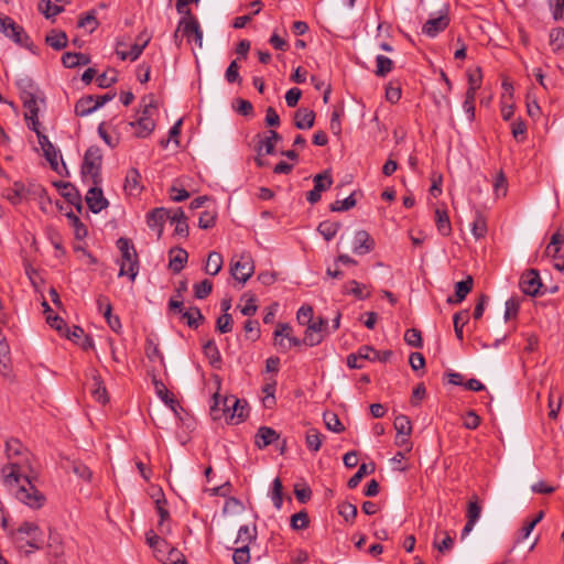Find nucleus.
Returning <instances> with one entry per match:
<instances>
[{"label": "nucleus", "instance_id": "11", "mask_svg": "<svg viewBox=\"0 0 564 564\" xmlns=\"http://www.w3.org/2000/svg\"><path fill=\"white\" fill-rule=\"evenodd\" d=\"M17 536L31 538L33 550H40L44 544L43 534L40 528L33 522H23L17 530Z\"/></svg>", "mask_w": 564, "mask_h": 564}, {"label": "nucleus", "instance_id": "2", "mask_svg": "<svg viewBox=\"0 0 564 564\" xmlns=\"http://www.w3.org/2000/svg\"><path fill=\"white\" fill-rule=\"evenodd\" d=\"M117 247L121 252L119 276L128 275L133 282L139 272V259L134 246L128 238H119Z\"/></svg>", "mask_w": 564, "mask_h": 564}, {"label": "nucleus", "instance_id": "60", "mask_svg": "<svg viewBox=\"0 0 564 564\" xmlns=\"http://www.w3.org/2000/svg\"><path fill=\"white\" fill-rule=\"evenodd\" d=\"M69 468L73 470L75 475H77L79 478L89 481L91 479L93 473L91 470L82 462L73 460L70 463Z\"/></svg>", "mask_w": 564, "mask_h": 564}, {"label": "nucleus", "instance_id": "1", "mask_svg": "<svg viewBox=\"0 0 564 564\" xmlns=\"http://www.w3.org/2000/svg\"><path fill=\"white\" fill-rule=\"evenodd\" d=\"M8 463L1 468V478L8 489L22 503L32 509L44 506L46 498L33 484L31 453L17 438L6 442Z\"/></svg>", "mask_w": 564, "mask_h": 564}, {"label": "nucleus", "instance_id": "55", "mask_svg": "<svg viewBox=\"0 0 564 564\" xmlns=\"http://www.w3.org/2000/svg\"><path fill=\"white\" fill-rule=\"evenodd\" d=\"M324 422L326 427L335 433H340L345 430L338 416L333 412L324 413Z\"/></svg>", "mask_w": 564, "mask_h": 564}, {"label": "nucleus", "instance_id": "52", "mask_svg": "<svg viewBox=\"0 0 564 564\" xmlns=\"http://www.w3.org/2000/svg\"><path fill=\"white\" fill-rule=\"evenodd\" d=\"M98 20L94 10L86 12L78 20V28H89L90 32H94L98 28Z\"/></svg>", "mask_w": 564, "mask_h": 564}, {"label": "nucleus", "instance_id": "24", "mask_svg": "<svg viewBox=\"0 0 564 564\" xmlns=\"http://www.w3.org/2000/svg\"><path fill=\"white\" fill-rule=\"evenodd\" d=\"M141 175L137 169H130L126 176L124 191L130 195L139 194L142 189L140 185Z\"/></svg>", "mask_w": 564, "mask_h": 564}, {"label": "nucleus", "instance_id": "20", "mask_svg": "<svg viewBox=\"0 0 564 564\" xmlns=\"http://www.w3.org/2000/svg\"><path fill=\"white\" fill-rule=\"evenodd\" d=\"M315 112L307 108H299L294 113V126L297 129H311L314 126Z\"/></svg>", "mask_w": 564, "mask_h": 564}, {"label": "nucleus", "instance_id": "3", "mask_svg": "<svg viewBox=\"0 0 564 564\" xmlns=\"http://www.w3.org/2000/svg\"><path fill=\"white\" fill-rule=\"evenodd\" d=\"M102 152L98 145H90L84 155L80 172L83 176H90L94 185L101 183Z\"/></svg>", "mask_w": 564, "mask_h": 564}, {"label": "nucleus", "instance_id": "18", "mask_svg": "<svg viewBox=\"0 0 564 564\" xmlns=\"http://www.w3.org/2000/svg\"><path fill=\"white\" fill-rule=\"evenodd\" d=\"M279 437V433L272 427L261 426L254 436V444L258 448H264L278 441Z\"/></svg>", "mask_w": 564, "mask_h": 564}, {"label": "nucleus", "instance_id": "42", "mask_svg": "<svg viewBox=\"0 0 564 564\" xmlns=\"http://www.w3.org/2000/svg\"><path fill=\"white\" fill-rule=\"evenodd\" d=\"M377 69L375 74L378 77H386L393 69V61L384 55L376 57Z\"/></svg>", "mask_w": 564, "mask_h": 564}, {"label": "nucleus", "instance_id": "15", "mask_svg": "<svg viewBox=\"0 0 564 564\" xmlns=\"http://www.w3.org/2000/svg\"><path fill=\"white\" fill-rule=\"evenodd\" d=\"M139 41H142L141 43H134L130 51H121L119 50V46L121 43L117 44L116 54L120 57L121 61L130 59L135 61L143 52L145 46L149 44L151 37L147 34L142 33L138 37Z\"/></svg>", "mask_w": 564, "mask_h": 564}, {"label": "nucleus", "instance_id": "36", "mask_svg": "<svg viewBox=\"0 0 564 564\" xmlns=\"http://www.w3.org/2000/svg\"><path fill=\"white\" fill-rule=\"evenodd\" d=\"M23 107L26 109L25 118H34L39 116V107H37V94L32 95L26 93L25 96L21 97Z\"/></svg>", "mask_w": 564, "mask_h": 564}, {"label": "nucleus", "instance_id": "54", "mask_svg": "<svg viewBox=\"0 0 564 564\" xmlns=\"http://www.w3.org/2000/svg\"><path fill=\"white\" fill-rule=\"evenodd\" d=\"M308 514L305 510L294 513L291 517V528L293 530H304L308 527Z\"/></svg>", "mask_w": 564, "mask_h": 564}, {"label": "nucleus", "instance_id": "4", "mask_svg": "<svg viewBox=\"0 0 564 564\" xmlns=\"http://www.w3.org/2000/svg\"><path fill=\"white\" fill-rule=\"evenodd\" d=\"M226 410V420L230 424H238L242 422L249 413L248 403L236 398H226L224 400Z\"/></svg>", "mask_w": 564, "mask_h": 564}, {"label": "nucleus", "instance_id": "9", "mask_svg": "<svg viewBox=\"0 0 564 564\" xmlns=\"http://www.w3.org/2000/svg\"><path fill=\"white\" fill-rule=\"evenodd\" d=\"M170 218V209L156 207L147 214V225L149 228L156 230L158 239L163 235L165 221Z\"/></svg>", "mask_w": 564, "mask_h": 564}, {"label": "nucleus", "instance_id": "19", "mask_svg": "<svg viewBox=\"0 0 564 564\" xmlns=\"http://www.w3.org/2000/svg\"><path fill=\"white\" fill-rule=\"evenodd\" d=\"M474 280L471 275H467V278L463 281H459L455 284V299L449 296L447 299V303L449 304H458L463 302L467 294L473 290Z\"/></svg>", "mask_w": 564, "mask_h": 564}, {"label": "nucleus", "instance_id": "8", "mask_svg": "<svg viewBox=\"0 0 564 564\" xmlns=\"http://www.w3.org/2000/svg\"><path fill=\"white\" fill-rule=\"evenodd\" d=\"M0 30L6 34V36L12 39L20 45H23L29 40L24 29L17 24L10 17L0 15Z\"/></svg>", "mask_w": 564, "mask_h": 564}, {"label": "nucleus", "instance_id": "28", "mask_svg": "<svg viewBox=\"0 0 564 564\" xmlns=\"http://www.w3.org/2000/svg\"><path fill=\"white\" fill-rule=\"evenodd\" d=\"M203 351L206 358L209 360V364L215 368H219L221 356L214 339L206 341V344L203 346Z\"/></svg>", "mask_w": 564, "mask_h": 564}, {"label": "nucleus", "instance_id": "53", "mask_svg": "<svg viewBox=\"0 0 564 564\" xmlns=\"http://www.w3.org/2000/svg\"><path fill=\"white\" fill-rule=\"evenodd\" d=\"M283 485L279 477H276L272 482V490H271V499L276 509H281L282 502H283Z\"/></svg>", "mask_w": 564, "mask_h": 564}, {"label": "nucleus", "instance_id": "13", "mask_svg": "<svg viewBox=\"0 0 564 564\" xmlns=\"http://www.w3.org/2000/svg\"><path fill=\"white\" fill-rule=\"evenodd\" d=\"M39 144L41 145V149L43 150L44 156L48 161L51 169L58 174H62L58 164V158H61L59 150L53 145L47 135H40Z\"/></svg>", "mask_w": 564, "mask_h": 564}, {"label": "nucleus", "instance_id": "58", "mask_svg": "<svg viewBox=\"0 0 564 564\" xmlns=\"http://www.w3.org/2000/svg\"><path fill=\"white\" fill-rule=\"evenodd\" d=\"M140 106L142 107L140 117H150L152 118L153 112L156 109V101L153 95L144 96L141 99Z\"/></svg>", "mask_w": 564, "mask_h": 564}, {"label": "nucleus", "instance_id": "29", "mask_svg": "<svg viewBox=\"0 0 564 564\" xmlns=\"http://www.w3.org/2000/svg\"><path fill=\"white\" fill-rule=\"evenodd\" d=\"M42 306L44 307V313L46 314L47 324L52 328L56 329L61 335H63L67 328L65 321L57 315H52L53 311L45 301L42 303Z\"/></svg>", "mask_w": 564, "mask_h": 564}, {"label": "nucleus", "instance_id": "6", "mask_svg": "<svg viewBox=\"0 0 564 564\" xmlns=\"http://www.w3.org/2000/svg\"><path fill=\"white\" fill-rule=\"evenodd\" d=\"M177 32L186 36L188 41L193 37L198 47L203 46V31L196 17L182 18L177 24Z\"/></svg>", "mask_w": 564, "mask_h": 564}, {"label": "nucleus", "instance_id": "22", "mask_svg": "<svg viewBox=\"0 0 564 564\" xmlns=\"http://www.w3.org/2000/svg\"><path fill=\"white\" fill-rule=\"evenodd\" d=\"M187 259L188 253L183 248L172 249L170 251L169 268L173 273H180L184 269Z\"/></svg>", "mask_w": 564, "mask_h": 564}, {"label": "nucleus", "instance_id": "25", "mask_svg": "<svg viewBox=\"0 0 564 564\" xmlns=\"http://www.w3.org/2000/svg\"><path fill=\"white\" fill-rule=\"evenodd\" d=\"M91 394L96 401L106 404L109 401L108 393L101 377L98 373L93 375Z\"/></svg>", "mask_w": 564, "mask_h": 564}, {"label": "nucleus", "instance_id": "41", "mask_svg": "<svg viewBox=\"0 0 564 564\" xmlns=\"http://www.w3.org/2000/svg\"><path fill=\"white\" fill-rule=\"evenodd\" d=\"M2 196L12 205H18L24 197V186L20 183H14L12 188H7L3 191Z\"/></svg>", "mask_w": 564, "mask_h": 564}, {"label": "nucleus", "instance_id": "12", "mask_svg": "<svg viewBox=\"0 0 564 564\" xmlns=\"http://www.w3.org/2000/svg\"><path fill=\"white\" fill-rule=\"evenodd\" d=\"M86 203L94 214L100 213L108 206V200L105 198L99 185H94L88 189L86 194Z\"/></svg>", "mask_w": 564, "mask_h": 564}, {"label": "nucleus", "instance_id": "38", "mask_svg": "<svg viewBox=\"0 0 564 564\" xmlns=\"http://www.w3.org/2000/svg\"><path fill=\"white\" fill-rule=\"evenodd\" d=\"M365 288H366L365 285H361L356 280H350L344 284L343 293L344 294H352L355 297H357L359 300H365L370 296V293H364Z\"/></svg>", "mask_w": 564, "mask_h": 564}, {"label": "nucleus", "instance_id": "48", "mask_svg": "<svg viewBox=\"0 0 564 564\" xmlns=\"http://www.w3.org/2000/svg\"><path fill=\"white\" fill-rule=\"evenodd\" d=\"M66 217L68 218L70 225L74 228L75 237L77 239L85 238L88 234V230L87 227L82 223V220L73 212L67 213Z\"/></svg>", "mask_w": 564, "mask_h": 564}, {"label": "nucleus", "instance_id": "39", "mask_svg": "<svg viewBox=\"0 0 564 564\" xmlns=\"http://www.w3.org/2000/svg\"><path fill=\"white\" fill-rule=\"evenodd\" d=\"M339 228V223L325 220L318 225L317 231L324 237L326 241H329L337 235Z\"/></svg>", "mask_w": 564, "mask_h": 564}, {"label": "nucleus", "instance_id": "26", "mask_svg": "<svg viewBox=\"0 0 564 564\" xmlns=\"http://www.w3.org/2000/svg\"><path fill=\"white\" fill-rule=\"evenodd\" d=\"M95 96L88 95L77 100L75 105V115L78 117H85L96 111Z\"/></svg>", "mask_w": 564, "mask_h": 564}, {"label": "nucleus", "instance_id": "10", "mask_svg": "<svg viewBox=\"0 0 564 564\" xmlns=\"http://www.w3.org/2000/svg\"><path fill=\"white\" fill-rule=\"evenodd\" d=\"M448 24H449V18H448L447 9L445 8L444 11H441L440 17L429 19L424 23V25L422 28V32L430 37H435L437 34L443 32L448 26Z\"/></svg>", "mask_w": 564, "mask_h": 564}, {"label": "nucleus", "instance_id": "44", "mask_svg": "<svg viewBox=\"0 0 564 564\" xmlns=\"http://www.w3.org/2000/svg\"><path fill=\"white\" fill-rule=\"evenodd\" d=\"M468 318H469V314H468L467 310L460 311V312L454 314V317H453L454 330H455V335H456L457 339H459L460 341L464 338L463 337V328H464V325L468 322Z\"/></svg>", "mask_w": 564, "mask_h": 564}, {"label": "nucleus", "instance_id": "51", "mask_svg": "<svg viewBox=\"0 0 564 564\" xmlns=\"http://www.w3.org/2000/svg\"><path fill=\"white\" fill-rule=\"evenodd\" d=\"M550 44L554 52L564 50V29L555 28L550 33Z\"/></svg>", "mask_w": 564, "mask_h": 564}, {"label": "nucleus", "instance_id": "40", "mask_svg": "<svg viewBox=\"0 0 564 564\" xmlns=\"http://www.w3.org/2000/svg\"><path fill=\"white\" fill-rule=\"evenodd\" d=\"M436 227L441 235L448 236L452 231L449 217L446 210H435Z\"/></svg>", "mask_w": 564, "mask_h": 564}, {"label": "nucleus", "instance_id": "7", "mask_svg": "<svg viewBox=\"0 0 564 564\" xmlns=\"http://www.w3.org/2000/svg\"><path fill=\"white\" fill-rule=\"evenodd\" d=\"M542 285L539 271L535 269H530L523 272L519 282L521 291L530 296L539 295Z\"/></svg>", "mask_w": 564, "mask_h": 564}, {"label": "nucleus", "instance_id": "61", "mask_svg": "<svg viewBox=\"0 0 564 564\" xmlns=\"http://www.w3.org/2000/svg\"><path fill=\"white\" fill-rule=\"evenodd\" d=\"M404 341L412 347L421 348L423 345L421 332L416 328H410L404 333Z\"/></svg>", "mask_w": 564, "mask_h": 564}, {"label": "nucleus", "instance_id": "14", "mask_svg": "<svg viewBox=\"0 0 564 564\" xmlns=\"http://www.w3.org/2000/svg\"><path fill=\"white\" fill-rule=\"evenodd\" d=\"M481 513V507L478 502L477 496H474L473 499L468 502L467 511H466V524L462 531V539L468 535L474 529L476 522L479 520Z\"/></svg>", "mask_w": 564, "mask_h": 564}, {"label": "nucleus", "instance_id": "35", "mask_svg": "<svg viewBox=\"0 0 564 564\" xmlns=\"http://www.w3.org/2000/svg\"><path fill=\"white\" fill-rule=\"evenodd\" d=\"M323 434H321L316 429H308L305 435V443L310 451L318 452L322 443H323Z\"/></svg>", "mask_w": 564, "mask_h": 564}, {"label": "nucleus", "instance_id": "49", "mask_svg": "<svg viewBox=\"0 0 564 564\" xmlns=\"http://www.w3.org/2000/svg\"><path fill=\"white\" fill-rule=\"evenodd\" d=\"M393 426L397 431V434H402L403 436H410L412 433V424L408 416L399 415L394 419Z\"/></svg>", "mask_w": 564, "mask_h": 564}, {"label": "nucleus", "instance_id": "43", "mask_svg": "<svg viewBox=\"0 0 564 564\" xmlns=\"http://www.w3.org/2000/svg\"><path fill=\"white\" fill-rule=\"evenodd\" d=\"M314 187L321 193L330 188L333 184V177L329 170L324 171L323 173L316 174L313 178Z\"/></svg>", "mask_w": 564, "mask_h": 564}, {"label": "nucleus", "instance_id": "5", "mask_svg": "<svg viewBox=\"0 0 564 564\" xmlns=\"http://www.w3.org/2000/svg\"><path fill=\"white\" fill-rule=\"evenodd\" d=\"M230 272L235 280L241 283H246L254 272V265L251 256L248 253H242L237 261L232 259Z\"/></svg>", "mask_w": 564, "mask_h": 564}, {"label": "nucleus", "instance_id": "34", "mask_svg": "<svg viewBox=\"0 0 564 564\" xmlns=\"http://www.w3.org/2000/svg\"><path fill=\"white\" fill-rule=\"evenodd\" d=\"M46 43L56 51H61L67 45V35L63 31H52L45 39Z\"/></svg>", "mask_w": 564, "mask_h": 564}, {"label": "nucleus", "instance_id": "63", "mask_svg": "<svg viewBox=\"0 0 564 564\" xmlns=\"http://www.w3.org/2000/svg\"><path fill=\"white\" fill-rule=\"evenodd\" d=\"M216 329L221 334H227L232 329V316L229 313H224L216 321Z\"/></svg>", "mask_w": 564, "mask_h": 564}, {"label": "nucleus", "instance_id": "50", "mask_svg": "<svg viewBox=\"0 0 564 564\" xmlns=\"http://www.w3.org/2000/svg\"><path fill=\"white\" fill-rule=\"evenodd\" d=\"M117 72L112 68L107 69L106 72L96 77L97 85L100 88H108L115 83H117Z\"/></svg>", "mask_w": 564, "mask_h": 564}, {"label": "nucleus", "instance_id": "46", "mask_svg": "<svg viewBox=\"0 0 564 564\" xmlns=\"http://www.w3.org/2000/svg\"><path fill=\"white\" fill-rule=\"evenodd\" d=\"M165 505H166V499L164 497H162L161 499H158L155 501V506H156V511L160 516V521H159V524H158V528H159V531L161 533H164L165 532V521L170 519V512L167 511V509L165 508ZM166 531H169V528H166Z\"/></svg>", "mask_w": 564, "mask_h": 564}, {"label": "nucleus", "instance_id": "56", "mask_svg": "<svg viewBox=\"0 0 564 564\" xmlns=\"http://www.w3.org/2000/svg\"><path fill=\"white\" fill-rule=\"evenodd\" d=\"M357 204L355 199V194H350L347 198L343 200H335L330 204L329 208L332 212H346L352 207H355Z\"/></svg>", "mask_w": 564, "mask_h": 564}, {"label": "nucleus", "instance_id": "17", "mask_svg": "<svg viewBox=\"0 0 564 564\" xmlns=\"http://www.w3.org/2000/svg\"><path fill=\"white\" fill-rule=\"evenodd\" d=\"M55 185L62 189V196L80 213L83 209L82 196L70 183L58 182Z\"/></svg>", "mask_w": 564, "mask_h": 564}, {"label": "nucleus", "instance_id": "23", "mask_svg": "<svg viewBox=\"0 0 564 564\" xmlns=\"http://www.w3.org/2000/svg\"><path fill=\"white\" fill-rule=\"evenodd\" d=\"M433 546L442 554L451 551L454 546V540L448 531L437 530L434 534Z\"/></svg>", "mask_w": 564, "mask_h": 564}, {"label": "nucleus", "instance_id": "59", "mask_svg": "<svg viewBox=\"0 0 564 564\" xmlns=\"http://www.w3.org/2000/svg\"><path fill=\"white\" fill-rule=\"evenodd\" d=\"M213 291V283L205 279L194 285V295L198 300L206 299Z\"/></svg>", "mask_w": 564, "mask_h": 564}, {"label": "nucleus", "instance_id": "30", "mask_svg": "<svg viewBox=\"0 0 564 564\" xmlns=\"http://www.w3.org/2000/svg\"><path fill=\"white\" fill-rule=\"evenodd\" d=\"M182 318L186 321L188 327L194 329H196L205 321L204 315L197 306L189 307L188 311H185Z\"/></svg>", "mask_w": 564, "mask_h": 564}, {"label": "nucleus", "instance_id": "57", "mask_svg": "<svg viewBox=\"0 0 564 564\" xmlns=\"http://www.w3.org/2000/svg\"><path fill=\"white\" fill-rule=\"evenodd\" d=\"M338 513L347 522H352L357 517V507L350 502L344 501L338 506Z\"/></svg>", "mask_w": 564, "mask_h": 564}, {"label": "nucleus", "instance_id": "37", "mask_svg": "<svg viewBox=\"0 0 564 564\" xmlns=\"http://www.w3.org/2000/svg\"><path fill=\"white\" fill-rule=\"evenodd\" d=\"M376 467H375V464L373 463H370V464H361L357 470V473L348 480L347 482V486L350 488V489H354L356 488L359 482L361 481V479L367 475V474H372L375 471Z\"/></svg>", "mask_w": 564, "mask_h": 564}, {"label": "nucleus", "instance_id": "27", "mask_svg": "<svg viewBox=\"0 0 564 564\" xmlns=\"http://www.w3.org/2000/svg\"><path fill=\"white\" fill-rule=\"evenodd\" d=\"M132 127H137V137L147 138L155 128V122L150 117H139L135 122L130 123Z\"/></svg>", "mask_w": 564, "mask_h": 564}, {"label": "nucleus", "instance_id": "21", "mask_svg": "<svg viewBox=\"0 0 564 564\" xmlns=\"http://www.w3.org/2000/svg\"><path fill=\"white\" fill-rule=\"evenodd\" d=\"M391 355H392L391 350L378 351L371 346H361L358 349V356L362 360H369V361L379 360L381 362H386L391 357Z\"/></svg>", "mask_w": 564, "mask_h": 564}, {"label": "nucleus", "instance_id": "16", "mask_svg": "<svg viewBox=\"0 0 564 564\" xmlns=\"http://www.w3.org/2000/svg\"><path fill=\"white\" fill-rule=\"evenodd\" d=\"M375 241L366 230H358L354 239V252L366 254L373 250Z\"/></svg>", "mask_w": 564, "mask_h": 564}, {"label": "nucleus", "instance_id": "33", "mask_svg": "<svg viewBox=\"0 0 564 564\" xmlns=\"http://www.w3.org/2000/svg\"><path fill=\"white\" fill-rule=\"evenodd\" d=\"M153 384H154V388H155V391H156V394L159 395V398L167 405L171 406V409L175 410L174 409V405L177 403L176 400L174 399L173 394L167 390V388L165 387V384L161 381V380H158V379H153Z\"/></svg>", "mask_w": 564, "mask_h": 564}, {"label": "nucleus", "instance_id": "47", "mask_svg": "<svg viewBox=\"0 0 564 564\" xmlns=\"http://www.w3.org/2000/svg\"><path fill=\"white\" fill-rule=\"evenodd\" d=\"M471 232L477 238H484L487 234V221L486 218L477 213L471 224Z\"/></svg>", "mask_w": 564, "mask_h": 564}, {"label": "nucleus", "instance_id": "32", "mask_svg": "<svg viewBox=\"0 0 564 564\" xmlns=\"http://www.w3.org/2000/svg\"><path fill=\"white\" fill-rule=\"evenodd\" d=\"M223 268V257L219 252H209L205 265V272L210 275H216Z\"/></svg>", "mask_w": 564, "mask_h": 564}, {"label": "nucleus", "instance_id": "64", "mask_svg": "<svg viewBox=\"0 0 564 564\" xmlns=\"http://www.w3.org/2000/svg\"><path fill=\"white\" fill-rule=\"evenodd\" d=\"M232 561L235 564H247L250 561V551L248 544H243L240 547H237L232 555Z\"/></svg>", "mask_w": 564, "mask_h": 564}, {"label": "nucleus", "instance_id": "45", "mask_svg": "<svg viewBox=\"0 0 564 564\" xmlns=\"http://www.w3.org/2000/svg\"><path fill=\"white\" fill-rule=\"evenodd\" d=\"M324 339V334L321 332H315L314 326H308L305 329L303 337V345L308 347H314L321 344Z\"/></svg>", "mask_w": 564, "mask_h": 564}, {"label": "nucleus", "instance_id": "31", "mask_svg": "<svg viewBox=\"0 0 564 564\" xmlns=\"http://www.w3.org/2000/svg\"><path fill=\"white\" fill-rule=\"evenodd\" d=\"M37 10L44 14L46 19H54L64 11V7L54 4L51 0H40L37 3Z\"/></svg>", "mask_w": 564, "mask_h": 564}, {"label": "nucleus", "instance_id": "62", "mask_svg": "<svg viewBox=\"0 0 564 564\" xmlns=\"http://www.w3.org/2000/svg\"><path fill=\"white\" fill-rule=\"evenodd\" d=\"M274 150H275V144L273 142H271L270 139H267V137L260 138L257 143V147H256V151L259 156L267 155V154L271 155L274 153Z\"/></svg>", "mask_w": 564, "mask_h": 564}]
</instances>
